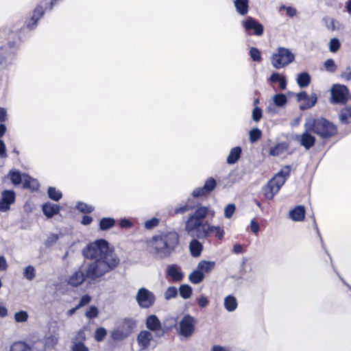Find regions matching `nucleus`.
<instances>
[{
    "label": "nucleus",
    "mask_w": 351,
    "mask_h": 351,
    "mask_svg": "<svg viewBox=\"0 0 351 351\" xmlns=\"http://www.w3.org/2000/svg\"><path fill=\"white\" fill-rule=\"evenodd\" d=\"M82 254L90 261H84L69 277L67 284L72 287H77L84 282L87 285L98 282L120 263L114 249L110 247L108 242L103 239L88 243L84 248Z\"/></svg>",
    "instance_id": "f257e3e1"
},
{
    "label": "nucleus",
    "mask_w": 351,
    "mask_h": 351,
    "mask_svg": "<svg viewBox=\"0 0 351 351\" xmlns=\"http://www.w3.org/2000/svg\"><path fill=\"white\" fill-rule=\"evenodd\" d=\"M156 253L162 258L169 256L179 244L180 236L175 232H167L154 237Z\"/></svg>",
    "instance_id": "f03ea898"
},
{
    "label": "nucleus",
    "mask_w": 351,
    "mask_h": 351,
    "mask_svg": "<svg viewBox=\"0 0 351 351\" xmlns=\"http://www.w3.org/2000/svg\"><path fill=\"white\" fill-rule=\"evenodd\" d=\"M291 171V165H285L270 179L263 187L264 197L271 200L278 193L281 187L285 184L289 178Z\"/></svg>",
    "instance_id": "7ed1b4c3"
},
{
    "label": "nucleus",
    "mask_w": 351,
    "mask_h": 351,
    "mask_svg": "<svg viewBox=\"0 0 351 351\" xmlns=\"http://www.w3.org/2000/svg\"><path fill=\"white\" fill-rule=\"evenodd\" d=\"M307 131L311 132L321 138L329 139L337 134V127L325 118L319 117L311 119L305 124Z\"/></svg>",
    "instance_id": "20e7f679"
},
{
    "label": "nucleus",
    "mask_w": 351,
    "mask_h": 351,
    "mask_svg": "<svg viewBox=\"0 0 351 351\" xmlns=\"http://www.w3.org/2000/svg\"><path fill=\"white\" fill-rule=\"evenodd\" d=\"M58 0H43L34 10L32 16L26 21V26L29 29H33L37 25L38 21L43 16L45 10H52Z\"/></svg>",
    "instance_id": "39448f33"
},
{
    "label": "nucleus",
    "mask_w": 351,
    "mask_h": 351,
    "mask_svg": "<svg viewBox=\"0 0 351 351\" xmlns=\"http://www.w3.org/2000/svg\"><path fill=\"white\" fill-rule=\"evenodd\" d=\"M295 60L294 54L285 47H278L277 52L271 56V63L274 68L281 69L291 64Z\"/></svg>",
    "instance_id": "423d86ee"
},
{
    "label": "nucleus",
    "mask_w": 351,
    "mask_h": 351,
    "mask_svg": "<svg viewBox=\"0 0 351 351\" xmlns=\"http://www.w3.org/2000/svg\"><path fill=\"white\" fill-rule=\"evenodd\" d=\"M349 89L346 85L335 84L330 89V101L332 104L345 105L349 100Z\"/></svg>",
    "instance_id": "0eeeda50"
},
{
    "label": "nucleus",
    "mask_w": 351,
    "mask_h": 351,
    "mask_svg": "<svg viewBox=\"0 0 351 351\" xmlns=\"http://www.w3.org/2000/svg\"><path fill=\"white\" fill-rule=\"evenodd\" d=\"M41 339L34 341L31 344L25 341H16L11 344L10 351H44Z\"/></svg>",
    "instance_id": "6e6552de"
},
{
    "label": "nucleus",
    "mask_w": 351,
    "mask_h": 351,
    "mask_svg": "<svg viewBox=\"0 0 351 351\" xmlns=\"http://www.w3.org/2000/svg\"><path fill=\"white\" fill-rule=\"evenodd\" d=\"M136 300L140 307L149 308L154 305L156 298L154 294L146 288H140L136 295Z\"/></svg>",
    "instance_id": "1a4fd4ad"
},
{
    "label": "nucleus",
    "mask_w": 351,
    "mask_h": 351,
    "mask_svg": "<svg viewBox=\"0 0 351 351\" xmlns=\"http://www.w3.org/2000/svg\"><path fill=\"white\" fill-rule=\"evenodd\" d=\"M242 25L248 35L260 36L263 34V25L251 16H247L245 21H243Z\"/></svg>",
    "instance_id": "9d476101"
},
{
    "label": "nucleus",
    "mask_w": 351,
    "mask_h": 351,
    "mask_svg": "<svg viewBox=\"0 0 351 351\" xmlns=\"http://www.w3.org/2000/svg\"><path fill=\"white\" fill-rule=\"evenodd\" d=\"M195 319L190 315H185L180 322V334L185 337H191L195 331Z\"/></svg>",
    "instance_id": "9b49d317"
},
{
    "label": "nucleus",
    "mask_w": 351,
    "mask_h": 351,
    "mask_svg": "<svg viewBox=\"0 0 351 351\" xmlns=\"http://www.w3.org/2000/svg\"><path fill=\"white\" fill-rule=\"evenodd\" d=\"M216 186L217 182L215 179L213 177H210L205 181L204 184L202 187L195 189L191 195L195 198L206 197L210 194Z\"/></svg>",
    "instance_id": "f8f14e48"
},
{
    "label": "nucleus",
    "mask_w": 351,
    "mask_h": 351,
    "mask_svg": "<svg viewBox=\"0 0 351 351\" xmlns=\"http://www.w3.org/2000/svg\"><path fill=\"white\" fill-rule=\"evenodd\" d=\"M146 327L150 331L156 332L157 337L163 336L168 330V328H162L161 322L155 315H149L145 322Z\"/></svg>",
    "instance_id": "ddd939ff"
},
{
    "label": "nucleus",
    "mask_w": 351,
    "mask_h": 351,
    "mask_svg": "<svg viewBox=\"0 0 351 351\" xmlns=\"http://www.w3.org/2000/svg\"><path fill=\"white\" fill-rule=\"evenodd\" d=\"M207 223H204L193 215L189 216L187 221L185 223V230L189 233L191 234L194 231H199V228H201L202 230V233L204 232V230L206 227Z\"/></svg>",
    "instance_id": "4468645a"
},
{
    "label": "nucleus",
    "mask_w": 351,
    "mask_h": 351,
    "mask_svg": "<svg viewBox=\"0 0 351 351\" xmlns=\"http://www.w3.org/2000/svg\"><path fill=\"white\" fill-rule=\"evenodd\" d=\"M15 198V193L13 191H3L0 199V211L5 212L9 210L10 205L14 202Z\"/></svg>",
    "instance_id": "2eb2a0df"
},
{
    "label": "nucleus",
    "mask_w": 351,
    "mask_h": 351,
    "mask_svg": "<svg viewBox=\"0 0 351 351\" xmlns=\"http://www.w3.org/2000/svg\"><path fill=\"white\" fill-rule=\"evenodd\" d=\"M152 340V333L150 331L146 330L140 331L136 337L138 345L140 349L142 350L148 349Z\"/></svg>",
    "instance_id": "dca6fc26"
},
{
    "label": "nucleus",
    "mask_w": 351,
    "mask_h": 351,
    "mask_svg": "<svg viewBox=\"0 0 351 351\" xmlns=\"http://www.w3.org/2000/svg\"><path fill=\"white\" fill-rule=\"evenodd\" d=\"M299 101H304V104L300 106L302 110L311 108L314 106L317 102V97L315 93L311 94L309 97L306 91H302L297 95Z\"/></svg>",
    "instance_id": "f3484780"
},
{
    "label": "nucleus",
    "mask_w": 351,
    "mask_h": 351,
    "mask_svg": "<svg viewBox=\"0 0 351 351\" xmlns=\"http://www.w3.org/2000/svg\"><path fill=\"white\" fill-rule=\"evenodd\" d=\"M224 230L220 226H214L207 224L204 230L203 236L204 237H210L214 235L218 240L221 241L224 238Z\"/></svg>",
    "instance_id": "a211bd4d"
},
{
    "label": "nucleus",
    "mask_w": 351,
    "mask_h": 351,
    "mask_svg": "<svg viewBox=\"0 0 351 351\" xmlns=\"http://www.w3.org/2000/svg\"><path fill=\"white\" fill-rule=\"evenodd\" d=\"M42 210L44 215L47 218H51L55 215L59 213L60 210V206L58 204L47 202L43 205Z\"/></svg>",
    "instance_id": "6ab92c4d"
},
{
    "label": "nucleus",
    "mask_w": 351,
    "mask_h": 351,
    "mask_svg": "<svg viewBox=\"0 0 351 351\" xmlns=\"http://www.w3.org/2000/svg\"><path fill=\"white\" fill-rule=\"evenodd\" d=\"M305 207L302 205L295 206L289 212L290 218L294 221H302L305 218Z\"/></svg>",
    "instance_id": "aec40b11"
},
{
    "label": "nucleus",
    "mask_w": 351,
    "mask_h": 351,
    "mask_svg": "<svg viewBox=\"0 0 351 351\" xmlns=\"http://www.w3.org/2000/svg\"><path fill=\"white\" fill-rule=\"evenodd\" d=\"M309 132H310L307 131V129L306 128V132L302 134L300 139V145L304 147L306 149L311 148L315 143V138Z\"/></svg>",
    "instance_id": "412c9836"
},
{
    "label": "nucleus",
    "mask_w": 351,
    "mask_h": 351,
    "mask_svg": "<svg viewBox=\"0 0 351 351\" xmlns=\"http://www.w3.org/2000/svg\"><path fill=\"white\" fill-rule=\"evenodd\" d=\"M167 274L171 278L173 282H179L183 278V274L180 269L176 265L169 266Z\"/></svg>",
    "instance_id": "4be33fe9"
},
{
    "label": "nucleus",
    "mask_w": 351,
    "mask_h": 351,
    "mask_svg": "<svg viewBox=\"0 0 351 351\" xmlns=\"http://www.w3.org/2000/svg\"><path fill=\"white\" fill-rule=\"evenodd\" d=\"M23 187L35 191L38 189L39 184L36 179L32 178L28 174H23Z\"/></svg>",
    "instance_id": "5701e85b"
},
{
    "label": "nucleus",
    "mask_w": 351,
    "mask_h": 351,
    "mask_svg": "<svg viewBox=\"0 0 351 351\" xmlns=\"http://www.w3.org/2000/svg\"><path fill=\"white\" fill-rule=\"evenodd\" d=\"M136 326V322L135 320L130 318H125L119 327L124 330L125 332H127V335L129 336L133 332Z\"/></svg>",
    "instance_id": "b1692460"
},
{
    "label": "nucleus",
    "mask_w": 351,
    "mask_h": 351,
    "mask_svg": "<svg viewBox=\"0 0 351 351\" xmlns=\"http://www.w3.org/2000/svg\"><path fill=\"white\" fill-rule=\"evenodd\" d=\"M189 250L192 256L199 257L203 250V245L197 239H193L190 242Z\"/></svg>",
    "instance_id": "393cba45"
},
{
    "label": "nucleus",
    "mask_w": 351,
    "mask_h": 351,
    "mask_svg": "<svg viewBox=\"0 0 351 351\" xmlns=\"http://www.w3.org/2000/svg\"><path fill=\"white\" fill-rule=\"evenodd\" d=\"M236 10L241 15H245L249 10V0H234Z\"/></svg>",
    "instance_id": "a878e982"
},
{
    "label": "nucleus",
    "mask_w": 351,
    "mask_h": 351,
    "mask_svg": "<svg viewBox=\"0 0 351 351\" xmlns=\"http://www.w3.org/2000/svg\"><path fill=\"white\" fill-rule=\"evenodd\" d=\"M340 121L346 125L350 123V119H351V106H347L341 108L339 114Z\"/></svg>",
    "instance_id": "bb28decb"
},
{
    "label": "nucleus",
    "mask_w": 351,
    "mask_h": 351,
    "mask_svg": "<svg viewBox=\"0 0 351 351\" xmlns=\"http://www.w3.org/2000/svg\"><path fill=\"white\" fill-rule=\"evenodd\" d=\"M238 306V303L237 299L234 296L232 295H229L226 296L224 299V307L225 308L229 311L232 312L237 309Z\"/></svg>",
    "instance_id": "cd10ccee"
},
{
    "label": "nucleus",
    "mask_w": 351,
    "mask_h": 351,
    "mask_svg": "<svg viewBox=\"0 0 351 351\" xmlns=\"http://www.w3.org/2000/svg\"><path fill=\"white\" fill-rule=\"evenodd\" d=\"M242 149L240 147H235L232 148L227 158V162L228 164H234L241 157Z\"/></svg>",
    "instance_id": "c85d7f7f"
},
{
    "label": "nucleus",
    "mask_w": 351,
    "mask_h": 351,
    "mask_svg": "<svg viewBox=\"0 0 351 351\" xmlns=\"http://www.w3.org/2000/svg\"><path fill=\"white\" fill-rule=\"evenodd\" d=\"M287 144L286 143H278L275 146L269 149V154L272 156H277L282 154L287 149Z\"/></svg>",
    "instance_id": "c756f323"
},
{
    "label": "nucleus",
    "mask_w": 351,
    "mask_h": 351,
    "mask_svg": "<svg viewBox=\"0 0 351 351\" xmlns=\"http://www.w3.org/2000/svg\"><path fill=\"white\" fill-rule=\"evenodd\" d=\"M269 80L272 83H279V88L284 90L287 87V80L284 76L280 75L278 73H274L271 75Z\"/></svg>",
    "instance_id": "7c9ffc66"
},
{
    "label": "nucleus",
    "mask_w": 351,
    "mask_h": 351,
    "mask_svg": "<svg viewBox=\"0 0 351 351\" xmlns=\"http://www.w3.org/2000/svg\"><path fill=\"white\" fill-rule=\"evenodd\" d=\"M311 76L306 72H302L298 74L297 77V83L301 88L308 86L311 83Z\"/></svg>",
    "instance_id": "2f4dec72"
},
{
    "label": "nucleus",
    "mask_w": 351,
    "mask_h": 351,
    "mask_svg": "<svg viewBox=\"0 0 351 351\" xmlns=\"http://www.w3.org/2000/svg\"><path fill=\"white\" fill-rule=\"evenodd\" d=\"M115 225V220L111 217H104L99 221V229L105 231L114 227Z\"/></svg>",
    "instance_id": "473e14b6"
},
{
    "label": "nucleus",
    "mask_w": 351,
    "mask_h": 351,
    "mask_svg": "<svg viewBox=\"0 0 351 351\" xmlns=\"http://www.w3.org/2000/svg\"><path fill=\"white\" fill-rule=\"evenodd\" d=\"M189 278L191 283L199 284L204 280V274L202 271L197 269L190 274Z\"/></svg>",
    "instance_id": "72a5a7b5"
},
{
    "label": "nucleus",
    "mask_w": 351,
    "mask_h": 351,
    "mask_svg": "<svg viewBox=\"0 0 351 351\" xmlns=\"http://www.w3.org/2000/svg\"><path fill=\"white\" fill-rule=\"evenodd\" d=\"M3 35L8 36L7 39H8V47L11 49L14 48L16 43V39L19 38V35L16 32L13 31H9L8 32H4Z\"/></svg>",
    "instance_id": "f704fd0d"
},
{
    "label": "nucleus",
    "mask_w": 351,
    "mask_h": 351,
    "mask_svg": "<svg viewBox=\"0 0 351 351\" xmlns=\"http://www.w3.org/2000/svg\"><path fill=\"white\" fill-rule=\"evenodd\" d=\"M58 343V337L55 335H51L45 339V342L43 341L44 351H46L47 348H53Z\"/></svg>",
    "instance_id": "c9c22d12"
},
{
    "label": "nucleus",
    "mask_w": 351,
    "mask_h": 351,
    "mask_svg": "<svg viewBox=\"0 0 351 351\" xmlns=\"http://www.w3.org/2000/svg\"><path fill=\"white\" fill-rule=\"evenodd\" d=\"M215 267V263L212 261H201L197 265V269L203 273L210 272Z\"/></svg>",
    "instance_id": "e433bc0d"
},
{
    "label": "nucleus",
    "mask_w": 351,
    "mask_h": 351,
    "mask_svg": "<svg viewBox=\"0 0 351 351\" xmlns=\"http://www.w3.org/2000/svg\"><path fill=\"white\" fill-rule=\"evenodd\" d=\"M8 175L14 184L19 185L22 183L23 174L22 175L20 171L17 170H10Z\"/></svg>",
    "instance_id": "4c0bfd02"
},
{
    "label": "nucleus",
    "mask_w": 351,
    "mask_h": 351,
    "mask_svg": "<svg viewBox=\"0 0 351 351\" xmlns=\"http://www.w3.org/2000/svg\"><path fill=\"white\" fill-rule=\"evenodd\" d=\"M128 337L127 332H125L119 327L117 329H114L111 332V337L115 341H122L126 339Z\"/></svg>",
    "instance_id": "58836bf2"
},
{
    "label": "nucleus",
    "mask_w": 351,
    "mask_h": 351,
    "mask_svg": "<svg viewBox=\"0 0 351 351\" xmlns=\"http://www.w3.org/2000/svg\"><path fill=\"white\" fill-rule=\"evenodd\" d=\"M47 193L49 197L56 202H58L62 197V193L53 186L48 188Z\"/></svg>",
    "instance_id": "ea45409f"
},
{
    "label": "nucleus",
    "mask_w": 351,
    "mask_h": 351,
    "mask_svg": "<svg viewBox=\"0 0 351 351\" xmlns=\"http://www.w3.org/2000/svg\"><path fill=\"white\" fill-rule=\"evenodd\" d=\"M192 288L189 285H182L179 288L180 295L183 299H188L192 295Z\"/></svg>",
    "instance_id": "a19ab883"
},
{
    "label": "nucleus",
    "mask_w": 351,
    "mask_h": 351,
    "mask_svg": "<svg viewBox=\"0 0 351 351\" xmlns=\"http://www.w3.org/2000/svg\"><path fill=\"white\" fill-rule=\"evenodd\" d=\"M208 208L207 207L199 206L195 210L193 215L203 222L204 218L208 215Z\"/></svg>",
    "instance_id": "79ce46f5"
},
{
    "label": "nucleus",
    "mask_w": 351,
    "mask_h": 351,
    "mask_svg": "<svg viewBox=\"0 0 351 351\" xmlns=\"http://www.w3.org/2000/svg\"><path fill=\"white\" fill-rule=\"evenodd\" d=\"M76 208L81 213L89 214L93 211V208L84 202H80L76 205Z\"/></svg>",
    "instance_id": "37998d69"
},
{
    "label": "nucleus",
    "mask_w": 351,
    "mask_h": 351,
    "mask_svg": "<svg viewBox=\"0 0 351 351\" xmlns=\"http://www.w3.org/2000/svg\"><path fill=\"white\" fill-rule=\"evenodd\" d=\"M274 102L277 106H283L287 102V99L285 95L279 93L276 94L274 97Z\"/></svg>",
    "instance_id": "c03bdc74"
},
{
    "label": "nucleus",
    "mask_w": 351,
    "mask_h": 351,
    "mask_svg": "<svg viewBox=\"0 0 351 351\" xmlns=\"http://www.w3.org/2000/svg\"><path fill=\"white\" fill-rule=\"evenodd\" d=\"M106 335V330L103 327H99L95 330L94 337L97 342H101L104 339Z\"/></svg>",
    "instance_id": "a18cd8bd"
},
{
    "label": "nucleus",
    "mask_w": 351,
    "mask_h": 351,
    "mask_svg": "<svg viewBox=\"0 0 351 351\" xmlns=\"http://www.w3.org/2000/svg\"><path fill=\"white\" fill-rule=\"evenodd\" d=\"M193 208V206L189 205L188 204H185L184 205L180 206L179 207L175 208L173 210V215H178V214H184Z\"/></svg>",
    "instance_id": "49530a36"
},
{
    "label": "nucleus",
    "mask_w": 351,
    "mask_h": 351,
    "mask_svg": "<svg viewBox=\"0 0 351 351\" xmlns=\"http://www.w3.org/2000/svg\"><path fill=\"white\" fill-rule=\"evenodd\" d=\"M262 136V132L258 128H254L250 132V141L251 143L256 142Z\"/></svg>",
    "instance_id": "de8ad7c7"
},
{
    "label": "nucleus",
    "mask_w": 351,
    "mask_h": 351,
    "mask_svg": "<svg viewBox=\"0 0 351 351\" xmlns=\"http://www.w3.org/2000/svg\"><path fill=\"white\" fill-rule=\"evenodd\" d=\"M250 55L253 61L261 62L262 60L261 52L256 47L250 48Z\"/></svg>",
    "instance_id": "09e8293b"
},
{
    "label": "nucleus",
    "mask_w": 351,
    "mask_h": 351,
    "mask_svg": "<svg viewBox=\"0 0 351 351\" xmlns=\"http://www.w3.org/2000/svg\"><path fill=\"white\" fill-rule=\"evenodd\" d=\"M24 276L29 280H33L36 276L34 267L32 265L27 266L24 270Z\"/></svg>",
    "instance_id": "8fccbe9b"
},
{
    "label": "nucleus",
    "mask_w": 351,
    "mask_h": 351,
    "mask_svg": "<svg viewBox=\"0 0 351 351\" xmlns=\"http://www.w3.org/2000/svg\"><path fill=\"white\" fill-rule=\"evenodd\" d=\"M324 65L326 70L330 73H334L337 68V65L335 63V61L331 58L326 60Z\"/></svg>",
    "instance_id": "3c124183"
},
{
    "label": "nucleus",
    "mask_w": 351,
    "mask_h": 351,
    "mask_svg": "<svg viewBox=\"0 0 351 351\" xmlns=\"http://www.w3.org/2000/svg\"><path fill=\"white\" fill-rule=\"evenodd\" d=\"M341 47V43L338 38H333L330 40L329 43V49L331 52H337Z\"/></svg>",
    "instance_id": "603ef678"
},
{
    "label": "nucleus",
    "mask_w": 351,
    "mask_h": 351,
    "mask_svg": "<svg viewBox=\"0 0 351 351\" xmlns=\"http://www.w3.org/2000/svg\"><path fill=\"white\" fill-rule=\"evenodd\" d=\"M14 319L16 322H25L28 319V314L25 311H21L14 314Z\"/></svg>",
    "instance_id": "864d4df0"
},
{
    "label": "nucleus",
    "mask_w": 351,
    "mask_h": 351,
    "mask_svg": "<svg viewBox=\"0 0 351 351\" xmlns=\"http://www.w3.org/2000/svg\"><path fill=\"white\" fill-rule=\"evenodd\" d=\"M178 295V290L175 287H169L167 289L165 293V298L167 300H169L176 297Z\"/></svg>",
    "instance_id": "5fc2aeb1"
},
{
    "label": "nucleus",
    "mask_w": 351,
    "mask_h": 351,
    "mask_svg": "<svg viewBox=\"0 0 351 351\" xmlns=\"http://www.w3.org/2000/svg\"><path fill=\"white\" fill-rule=\"evenodd\" d=\"M236 210V206L234 204H228L224 210V216L226 218L230 219L233 214L234 213Z\"/></svg>",
    "instance_id": "6e6d98bb"
},
{
    "label": "nucleus",
    "mask_w": 351,
    "mask_h": 351,
    "mask_svg": "<svg viewBox=\"0 0 351 351\" xmlns=\"http://www.w3.org/2000/svg\"><path fill=\"white\" fill-rule=\"evenodd\" d=\"M99 311L95 306H91L88 310L86 312L85 315L88 319H93L97 317Z\"/></svg>",
    "instance_id": "4d7b16f0"
},
{
    "label": "nucleus",
    "mask_w": 351,
    "mask_h": 351,
    "mask_svg": "<svg viewBox=\"0 0 351 351\" xmlns=\"http://www.w3.org/2000/svg\"><path fill=\"white\" fill-rule=\"evenodd\" d=\"M159 224V219L156 217H153L145 221V227L147 230L153 229Z\"/></svg>",
    "instance_id": "13d9d810"
},
{
    "label": "nucleus",
    "mask_w": 351,
    "mask_h": 351,
    "mask_svg": "<svg viewBox=\"0 0 351 351\" xmlns=\"http://www.w3.org/2000/svg\"><path fill=\"white\" fill-rule=\"evenodd\" d=\"M263 116L262 110L259 107H255L252 112V119L254 121H259Z\"/></svg>",
    "instance_id": "bf43d9fd"
},
{
    "label": "nucleus",
    "mask_w": 351,
    "mask_h": 351,
    "mask_svg": "<svg viewBox=\"0 0 351 351\" xmlns=\"http://www.w3.org/2000/svg\"><path fill=\"white\" fill-rule=\"evenodd\" d=\"M72 351H89L88 348L82 342H75L72 346Z\"/></svg>",
    "instance_id": "052dcab7"
},
{
    "label": "nucleus",
    "mask_w": 351,
    "mask_h": 351,
    "mask_svg": "<svg viewBox=\"0 0 351 351\" xmlns=\"http://www.w3.org/2000/svg\"><path fill=\"white\" fill-rule=\"evenodd\" d=\"M119 225L121 228H130L133 226V223L129 219L123 218L119 220Z\"/></svg>",
    "instance_id": "680f3d73"
},
{
    "label": "nucleus",
    "mask_w": 351,
    "mask_h": 351,
    "mask_svg": "<svg viewBox=\"0 0 351 351\" xmlns=\"http://www.w3.org/2000/svg\"><path fill=\"white\" fill-rule=\"evenodd\" d=\"M90 301L91 297L88 294H85L81 298L79 304L77 305V308H81L85 305H87L90 302Z\"/></svg>",
    "instance_id": "e2e57ef3"
},
{
    "label": "nucleus",
    "mask_w": 351,
    "mask_h": 351,
    "mask_svg": "<svg viewBox=\"0 0 351 351\" xmlns=\"http://www.w3.org/2000/svg\"><path fill=\"white\" fill-rule=\"evenodd\" d=\"M75 342H82L84 343L86 340V334L84 329H80L77 331L75 338Z\"/></svg>",
    "instance_id": "0e129e2a"
},
{
    "label": "nucleus",
    "mask_w": 351,
    "mask_h": 351,
    "mask_svg": "<svg viewBox=\"0 0 351 351\" xmlns=\"http://www.w3.org/2000/svg\"><path fill=\"white\" fill-rule=\"evenodd\" d=\"M9 51L7 50L6 46H2L0 48V64H1L6 58V56L9 54Z\"/></svg>",
    "instance_id": "69168bd1"
},
{
    "label": "nucleus",
    "mask_w": 351,
    "mask_h": 351,
    "mask_svg": "<svg viewBox=\"0 0 351 351\" xmlns=\"http://www.w3.org/2000/svg\"><path fill=\"white\" fill-rule=\"evenodd\" d=\"M208 298L204 295H201L197 299V304L200 308H204L208 304Z\"/></svg>",
    "instance_id": "338daca9"
},
{
    "label": "nucleus",
    "mask_w": 351,
    "mask_h": 351,
    "mask_svg": "<svg viewBox=\"0 0 351 351\" xmlns=\"http://www.w3.org/2000/svg\"><path fill=\"white\" fill-rule=\"evenodd\" d=\"M250 230L254 234H256L260 230L259 223L257 221H256L254 219L251 221Z\"/></svg>",
    "instance_id": "774afa93"
}]
</instances>
